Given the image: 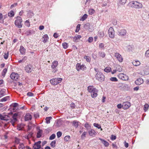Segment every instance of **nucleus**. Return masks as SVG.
Here are the masks:
<instances>
[{
    "instance_id": "1",
    "label": "nucleus",
    "mask_w": 149,
    "mask_h": 149,
    "mask_svg": "<svg viewBox=\"0 0 149 149\" xmlns=\"http://www.w3.org/2000/svg\"><path fill=\"white\" fill-rule=\"evenodd\" d=\"M88 91L91 93V96L93 98H94L97 96L98 90L96 89L93 86H88Z\"/></svg>"
},
{
    "instance_id": "2",
    "label": "nucleus",
    "mask_w": 149,
    "mask_h": 149,
    "mask_svg": "<svg viewBox=\"0 0 149 149\" xmlns=\"http://www.w3.org/2000/svg\"><path fill=\"white\" fill-rule=\"evenodd\" d=\"M130 6L136 9L141 8L143 7V5L141 3L138 1H133L129 3Z\"/></svg>"
},
{
    "instance_id": "3",
    "label": "nucleus",
    "mask_w": 149,
    "mask_h": 149,
    "mask_svg": "<svg viewBox=\"0 0 149 149\" xmlns=\"http://www.w3.org/2000/svg\"><path fill=\"white\" fill-rule=\"evenodd\" d=\"M22 18L18 16L16 17V19L15 21V24L18 28H21L22 27Z\"/></svg>"
},
{
    "instance_id": "4",
    "label": "nucleus",
    "mask_w": 149,
    "mask_h": 149,
    "mask_svg": "<svg viewBox=\"0 0 149 149\" xmlns=\"http://www.w3.org/2000/svg\"><path fill=\"white\" fill-rule=\"evenodd\" d=\"M95 77L97 80L100 82L103 81L104 80V76L101 72H98L95 75Z\"/></svg>"
},
{
    "instance_id": "5",
    "label": "nucleus",
    "mask_w": 149,
    "mask_h": 149,
    "mask_svg": "<svg viewBox=\"0 0 149 149\" xmlns=\"http://www.w3.org/2000/svg\"><path fill=\"white\" fill-rule=\"evenodd\" d=\"M62 80L61 78H54L50 81L51 84L53 85H56L60 83Z\"/></svg>"
},
{
    "instance_id": "6",
    "label": "nucleus",
    "mask_w": 149,
    "mask_h": 149,
    "mask_svg": "<svg viewBox=\"0 0 149 149\" xmlns=\"http://www.w3.org/2000/svg\"><path fill=\"white\" fill-rule=\"evenodd\" d=\"M109 37L111 38H113L115 37V31L112 27H110L108 30Z\"/></svg>"
},
{
    "instance_id": "7",
    "label": "nucleus",
    "mask_w": 149,
    "mask_h": 149,
    "mask_svg": "<svg viewBox=\"0 0 149 149\" xmlns=\"http://www.w3.org/2000/svg\"><path fill=\"white\" fill-rule=\"evenodd\" d=\"M118 77L119 79L124 81L127 80L129 79L128 76L127 75L123 73L119 74L118 75Z\"/></svg>"
},
{
    "instance_id": "8",
    "label": "nucleus",
    "mask_w": 149,
    "mask_h": 149,
    "mask_svg": "<svg viewBox=\"0 0 149 149\" xmlns=\"http://www.w3.org/2000/svg\"><path fill=\"white\" fill-rule=\"evenodd\" d=\"M114 56L119 62L121 63L123 61V57L118 52L115 53Z\"/></svg>"
},
{
    "instance_id": "9",
    "label": "nucleus",
    "mask_w": 149,
    "mask_h": 149,
    "mask_svg": "<svg viewBox=\"0 0 149 149\" xmlns=\"http://www.w3.org/2000/svg\"><path fill=\"white\" fill-rule=\"evenodd\" d=\"M77 70L78 71L80 70H84L86 69V68L84 65H81L79 63H78L76 65Z\"/></svg>"
},
{
    "instance_id": "10",
    "label": "nucleus",
    "mask_w": 149,
    "mask_h": 149,
    "mask_svg": "<svg viewBox=\"0 0 149 149\" xmlns=\"http://www.w3.org/2000/svg\"><path fill=\"white\" fill-rule=\"evenodd\" d=\"M58 62L56 61H54L52 63L51 68L52 69H54V70L53 71L54 72H55L57 71L56 68L58 66Z\"/></svg>"
},
{
    "instance_id": "11",
    "label": "nucleus",
    "mask_w": 149,
    "mask_h": 149,
    "mask_svg": "<svg viewBox=\"0 0 149 149\" xmlns=\"http://www.w3.org/2000/svg\"><path fill=\"white\" fill-rule=\"evenodd\" d=\"M19 77V75L17 73L14 72L12 73L10 75V78L14 80H17Z\"/></svg>"
},
{
    "instance_id": "12",
    "label": "nucleus",
    "mask_w": 149,
    "mask_h": 149,
    "mask_svg": "<svg viewBox=\"0 0 149 149\" xmlns=\"http://www.w3.org/2000/svg\"><path fill=\"white\" fill-rule=\"evenodd\" d=\"M17 114L16 113L14 114L12 116L13 119H11L10 122L13 126L14 125L15 123L17 120Z\"/></svg>"
},
{
    "instance_id": "13",
    "label": "nucleus",
    "mask_w": 149,
    "mask_h": 149,
    "mask_svg": "<svg viewBox=\"0 0 149 149\" xmlns=\"http://www.w3.org/2000/svg\"><path fill=\"white\" fill-rule=\"evenodd\" d=\"M118 33L119 36H123L126 35L127 31L125 29H123L118 31Z\"/></svg>"
},
{
    "instance_id": "14",
    "label": "nucleus",
    "mask_w": 149,
    "mask_h": 149,
    "mask_svg": "<svg viewBox=\"0 0 149 149\" xmlns=\"http://www.w3.org/2000/svg\"><path fill=\"white\" fill-rule=\"evenodd\" d=\"M130 106V103L129 102H126L123 103V108L124 109H127Z\"/></svg>"
},
{
    "instance_id": "15",
    "label": "nucleus",
    "mask_w": 149,
    "mask_h": 149,
    "mask_svg": "<svg viewBox=\"0 0 149 149\" xmlns=\"http://www.w3.org/2000/svg\"><path fill=\"white\" fill-rule=\"evenodd\" d=\"M25 70L27 73H30L32 71V66L30 64H29L26 66L25 67Z\"/></svg>"
},
{
    "instance_id": "16",
    "label": "nucleus",
    "mask_w": 149,
    "mask_h": 149,
    "mask_svg": "<svg viewBox=\"0 0 149 149\" xmlns=\"http://www.w3.org/2000/svg\"><path fill=\"white\" fill-rule=\"evenodd\" d=\"M41 141H39L36 142L33 146V148L34 149H39L41 148L40 144Z\"/></svg>"
},
{
    "instance_id": "17",
    "label": "nucleus",
    "mask_w": 149,
    "mask_h": 149,
    "mask_svg": "<svg viewBox=\"0 0 149 149\" xmlns=\"http://www.w3.org/2000/svg\"><path fill=\"white\" fill-rule=\"evenodd\" d=\"M89 135L91 136L94 137L97 134L96 132L93 129H91L88 131Z\"/></svg>"
},
{
    "instance_id": "18",
    "label": "nucleus",
    "mask_w": 149,
    "mask_h": 149,
    "mask_svg": "<svg viewBox=\"0 0 149 149\" xmlns=\"http://www.w3.org/2000/svg\"><path fill=\"white\" fill-rule=\"evenodd\" d=\"M9 119V118L8 115L0 114V119L1 120L7 121Z\"/></svg>"
},
{
    "instance_id": "19",
    "label": "nucleus",
    "mask_w": 149,
    "mask_h": 149,
    "mask_svg": "<svg viewBox=\"0 0 149 149\" xmlns=\"http://www.w3.org/2000/svg\"><path fill=\"white\" fill-rule=\"evenodd\" d=\"M143 83V80L141 78L137 79L135 81V83L137 85H139Z\"/></svg>"
},
{
    "instance_id": "20",
    "label": "nucleus",
    "mask_w": 149,
    "mask_h": 149,
    "mask_svg": "<svg viewBox=\"0 0 149 149\" xmlns=\"http://www.w3.org/2000/svg\"><path fill=\"white\" fill-rule=\"evenodd\" d=\"M81 38V35L75 36L73 37V40L75 42H78L80 41V39Z\"/></svg>"
},
{
    "instance_id": "21",
    "label": "nucleus",
    "mask_w": 149,
    "mask_h": 149,
    "mask_svg": "<svg viewBox=\"0 0 149 149\" xmlns=\"http://www.w3.org/2000/svg\"><path fill=\"white\" fill-rule=\"evenodd\" d=\"M48 39L49 37L47 34L44 35L42 37V41L44 43L47 42Z\"/></svg>"
},
{
    "instance_id": "22",
    "label": "nucleus",
    "mask_w": 149,
    "mask_h": 149,
    "mask_svg": "<svg viewBox=\"0 0 149 149\" xmlns=\"http://www.w3.org/2000/svg\"><path fill=\"white\" fill-rule=\"evenodd\" d=\"M6 90L5 89H0V98L6 95L5 92Z\"/></svg>"
},
{
    "instance_id": "23",
    "label": "nucleus",
    "mask_w": 149,
    "mask_h": 149,
    "mask_svg": "<svg viewBox=\"0 0 149 149\" xmlns=\"http://www.w3.org/2000/svg\"><path fill=\"white\" fill-rule=\"evenodd\" d=\"M32 118V116L29 113H27L25 116V121L31 120Z\"/></svg>"
},
{
    "instance_id": "24",
    "label": "nucleus",
    "mask_w": 149,
    "mask_h": 149,
    "mask_svg": "<svg viewBox=\"0 0 149 149\" xmlns=\"http://www.w3.org/2000/svg\"><path fill=\"white\" fill-rule=\"evenodd\" d=\"M99 139L100 140L102 143L106 147H108L109 145V143L106 141L100 138H99Z\"/></svg>"
},
{
    "instance_id": "25",
    "label": "nucleus",
    "mask_w": 149,
    "mask_h": 149,
    "mask_svg": "<svg viewBox=\"0 0 149 149\" xmlns=\"http://www.w3.org/2000/svg\"><path fill=\"white\" fill-rule=\"evenodd\" d=\"M132 63L133 65L136 66H139L140 64V62L137 60H134L132 62Z\"/></svg>"
},
{
    "instance_id": "26",
    "label": "nucleus",
    "mask_w": 149,
    "mask_h": 149,
    "mask_svg": "<svg viewBox=\"0 0 149 149\" xmlns=\"http://www.w3.org/2000/svg\"><path fill=\"white\" fill-rule=\"evenodd\" d=\"M10 100V97L9 96H7L3 98L0 100V102H6Z\"/></svg>"
},
{
    "instance_id": "27",
    "label": "nucleus",
    "mask_w": 149,
    "mask_h": 149,
    "mask_svg": "<svg viewBox=\"0 0 149 149\" xmlns=\"http://www.w3.org/2000/svg\"><path fill=\"white\" fill-rule=\"evenodd\" d=\"M26 50L25 48L22 46H21L20 47L19 51L21 54H24Z\"/></svg>"
},
{
    "instance_id": "28",
    "label": "nucleus",
    "mask_w": 149,
    "mask_h": 149,
    "mask_svg": "<svg viewBox=\"0 0 149 149\" xmlns=\"http://www.w3.org/2000/svg\"><path fill=\"white\" fill-rule=\"evenodd\" d=\"M115 67L116 68V70L119 72H120L122 70V68L119 65H115Z\"/></svg>"
},
{
    "instance_id": "29",
    "label": "nucleus",
    "mask_w": 149,
    "mask_h": 149,
    "mask_svg": "<svg viewBox=\"0 0 149 149\" xmlns=\"http://www.w3.org/2000/svg\"><path fill=\"white\" fill-rule=\"evenodd\" d=\"M79 122L76 120H74L72 121V124L73 125L76 127H78L79 125Z\"/></svg>"
},
{
    "instance_id": "30",
    "label": "nucleus",
    "mask_w": 149,
    "mask_h": 149,
    "mask_svg": "<svg viewBox=\"0 0 149 149\" xmlns=\"http://www.w3.org/2000/svg\"><path fill=\"white\" fill-rule=\"evenodd\" d=\"M3 16L2 14L0 12V23L3 24L4 23V19H3Z\"/></svg>"
},
{
    "instance_id": "31",
    "label": "nucleus",
    "mask_w": 149,
    "mask_h": 149,
    "mask_svg": "<svg viewBox=\"0 0 149 149\" xmlns=\"http://www.w3.org/2000/svg\"><path fill=\"white\" fill-rule=\"evenodd\" d=\"M111 68L108 67H107L106 68H105L104 70V71L107 72H111Z\"/></svg>"
},
{
    "instance_id": "32",
    "label": "nucleus",
    "mask_w": 149,
    "mask_h": 149,
    "mask_svg": "<svg viewBox=\"0 0 149 149\" xmlns=\"http://www.w3.org/2000/svg\"><path fill=\"white\" fill-rule=\"evenodd\" d=\"M88 17V15L86 14H84L81 18L80 19V20L84 21Z\"/></svg>"
},
{
    "instance_id": "33",
    "label": "nucleus",
    "mask_w": 149,
    "mask_h": 149,
    "mask_svg": "<svg viewBox=\"0 0 149 149\" xmlns=\"http://www.w3.org/2000/svg\"><path fill=\"white\" fill-rule=\"evenodd\" d=\"M42 132V130H39V131H38L37 135V137L38 138H40L41 136V134Z\"/></svg>"
},
{
    "instance_id": "34",
    "label": "nucleus",
    "mask_w": 149,
    "mask_h": 149,
    "mask_svg": "<svg viewBox=\"0 0 149 149\" xmlns=\"http://www.w3.org/2000/svg\"><path fill=\"white\" fill-rule=\"evenodd\" d=\"M99 55L100 56L102 57L103 58H104L105 56V53L102 52H100L99 53Z\"/></svg>"
},
{
    "instance_id": "35",
    "label": "nucleus",
    "mask_w": 149,
    "mask_h": 149,
    "mask_svg": "<svg viewBox=\"0 0 149 149\" xmlns=\"http://www.w3.org/2000/svg\"><path fill=\"white\" fill-rule=\"evenodd\" d=\"M8 15L10 17H13L14 15V12L13 10H11L8 13Z\"/></svg>"
},
{
    "instance_id": "36",
    "label": "nucleus",
    "mask_w": 149,
    "mask_h": 149,
    "mask_svg": "<svg viewBox=\"0 0 149 149\" xmlns=\"http://www.w3.org/2000/svg\"><path fill=\"white\" fill-rule=\"evenodd\" d=\"M25 25L27 27L30 26V24L29 20H26L24 22Z\"/></svg>"
},
{
    "instance_id": "37",
    "label": "nucleus",
    "mask_w": 149,
    "mask_h": 149,
    "mask_svg": "<svg viewBox=\"0 0 149 149\" xmlns=\"http://www.w3.org/2000/svg\"><path fill=\"white\" fill-rule=\"evenodd\" d=\"M52 119L51 117H48L46 118L45 119L46 122L47 124H49L50 123V120Z\"/></svg>"
},
{
    "instance_id": "38",
    "label": "nucleus",
    "mask_w": 149,
    "mask_h": 149,
    "mask_svg": "<svg viewBox=\"0 0 149 149\" xmlns=\"http://www.w3.org/2000/svg\"><path fill=\"white\" fill-rule=\"evenodd\" d=\"M144 110L145 112H146L149 108V105L146 104L144 105Z\"/></svg>"
},
{
    "instance_id": "39",
    "label": "nucleus",
    "mask_w": 149,
    "mask_h": 149,
    "mask_svg": "<svg viewBox=\"0 0 149 149\" xmlns=\"http://www.w3.org/2000/svg\"><path fill=\"white\" fill-rule=\"evenodd\" d=\"M88 13L90 15H92L95 12V10L92 9H89L88 10Z\"/></svg>"
},
{
    "instance_id": "40",
    "label": "nucleus",
    "mask_w": 149,
    "mask_h": 149,
    "mask_svg": "<svg viewBox=\"0 0 149 149\" xmlns=\"http://www.w3.org/2000/svg\"><path fill=\"white\" fill-rule=\"evenodd\" d=\"M93 126L99 129H101V130H102V129L101 128V126L99 124L97 123H94L93 124Z\"/></svg>"
},
{
    "instance_id": "41",
    "label": "nucleus",
    "mask_w": 149,
    "mask_h": 149,
    "mask_svg": "<svg viewBox=\"0 0 149 149\" xmlns=\"http://www.w3.org/2000/svg\"><path fill=\"white\" fill-rule=\"evenodd\" d=\"M26 57L25 56L22 58V59L19 60L18 61V62L19 63H21L22 62H24L26 60Z\"/></svg>"
},
{
    "instance_id": "42",
    "label": "nucleus",
    "mask_w": 149,
    "mask_h": 149,
    "mask_svg": "<svg viewBox=\"0 0 149 149\" xmlns=\"http://www.w3.org/2000/svg\"><path fill=\"white\" fill-rule=\"evenodd\" d=\"M81 25L79 24H78L77 26H76V28L75 30V32H78L79 30L80 29V27Z\"/></svg>"
},
{
    "instance_id": "43",
    "label": "nucleus",
    "mask_w": 149,
    "mask_h": 149,
    "mask_svg": "<svg viewBox=\"0 0 149 149\" xmlns=\"http://www.w3.org/2000/svg\"><path fill=\"white\" fill-rule=\"evenodd\" d=\"M70 106L72 109H73L75 108L76 105L74 103L72 102L70 104Z\"/></svg>"
},
{
    "instance_id": "44",
    "label": "nucleus",
    "mask_w": 149,
    "mask_h": 149,
    "mask_svg": "<svg viewBox=\"0 0 149 149\" xmlns=\"http://www.w3.org/2000/svg\"><path fill=\"white\" fill-rule=\"evenodd\" d=\"M34 15L33 13L31 11H29L27 14V15L29 16V17H31L32 16Z\"/></svg>"
},
{
    "instance_id": "45",
    "label": "nucleus",
    "mask_w": 149,
    "mask_h": 149,
    "mask_svg": "<svg viewBox=\"0 0 149 149\" xmlns=\"http://www.w3.org/2000/svg\"><path fill=\"white\" fill-rule=\"evenodd\" d=\"M70 138V136H67L65 137L64 140L65 141L67 142L69 141Z\"/></svg>"
},
{
    "instance_id": "46",
    "label": "nucleus",
    "mask_w": 149,
    "mask_h": 149,
    "mask_svg": "<svg viewBox=\"0 0 149 149\" xmlns=\"http://www.w3.org/2000/svg\"><path fill=\"white\" fill-rule=\"evenodd\" d=\"M7 71V69H6V68H5L3 70L2 74V75L3 77H4L5 76V74H6V73Z\"/></svg>"
},
{
    "instance_id": "47",
    "label": "nucleus",
    "mask_w": 149,
    "mask_h": 149,
    "mask_svg": "<svg viewBox=\"0 0 149 149\" xmlns=\"http://www.w3.org/2000/svg\"><path fill=\"white\" fill-rule=\"evenodd\" d=\"M110 80L112 81H117L118 79L116 77H111L110 78Z\"/></svg>"
},
{
    "instance_id": "48",
    "label": "nucleus",
    "mask_w": 149,
    "mask_h": 149,
    "mask_svg": "<svg viewBox=\"0 0 149 149\" xmlns=\"http://www.w3.org/2000/svg\"><path fill=\"white\" fill-rule=\"evenodd\" d=\"M62 45L63 47L65 49H66L68 48V44L66 42H64L62 44Z\"/></svg>"
},
{
    "instance_id": "49",
    "label": "nucleus",
    "mask_w": 149,
    "mask_h": 149,
    "mask_svg": "<svg viewBox=\"0 0 149 149\" xmlns=\"http://www.w3.org/2000/svg\"><path fill=\"white\" fill-rule=\"evenodd\" d=\"M145 56L146 58H149V49L147 50L146 52Z\"/></svg>"
},
{
    "instance_id": "50",
    "label": "nucleus",
    "mask_w": 149,
    "mask_h": 149,
    "mask_svg": "<svg viewBox=\"0 0 149 149\" xmlns=\"http://www.w3.org/2000/svg\"><path fill=\"white\" fill-rule=\"evenodd\" d=\"M84 58L85 59L86 61L88 62H89L91 61V58L88 56H85L84 57Z\"/></svg>"
},
{
    "instance_id": "51",
    "label": "nucleus",
    "mask_w": 149,
    "mask_h": 149,
    "mask_svg": "<svg viewBox=\"0 0 149 149\" xmlns=\"http://www.w3.org/2000/svg\"><path fill=\"white\" fill-rule=\"evenodd\" d=\"M24 146L23 144L21 143L19 144V149H24Z\"/></svg>"
},
{
    "instance_id": "52",
    "label": "nucleus",
    "mask_w": 149,
    "mask_h": 149,
    "mask_svg": "<svg viewBox=\"0 0 149 149\" xmlns=\"http://www.w3.org/2000/svg\"><path fill=\"white\" fill-rule=\"evenodd\" d=\"M123 88L126 91L130 89L129 87L127 84L124 85L123 87Z\"/></svg>"
},
{
    "instance_id": "53",
    "label": "nucleus",
    "mask_w": 149,
    "mask_h": 149,
    "mask_svg": "<svg viewBox=\"0 0 149 149\" xmlns=\"http://www.w3.org/2000/svg\"><path fill=\"white\" fill-rule=\"evenodd\" d=\"M56 143V141H52L50 143L51 146L53 148L55 146V144Z\"/></svg>"
},
{
    "instance_id": "54",
    "label": "nucleus",
    "mask_w": 149,
    "mask_h": 149,
    "mask_svg": "<svg viewBox=\"0 0 149 149\" xmlns=\"http://www.w3.org/2000/svg\"><path fill=\"white\" fill-rule=\"evenodd\" d=\"M85 127L88 130L91 127L90 125L88 124L87 123H86L85 124Z\"/></svg>"
},
{
    "instance_id": "55",
    "label": "nucleus",
    "mask_w": 149,
    "mask_h": 149,
    "mask_svg": "<svg viewBox=\"0 0 149 149\" xmlns=\"http://www.w3.org/2000/svg\"><path fill=\"white\" fill-rule=\"evenodd\" d=\"M8 52H7L6 53H5L4 54L3 56L5 59H7L8 57Z\"/></svg>"
},
{
    "instance_id": "56",
    "label": "nucleus",
    "mask_w": 149,
    "mask_h": 149,
    "mask_svg": "<svg viewBox=\"0 0 149 149\" xmlns=\"http://www.w3.org/2000/svg\"><path fill=\"white\" fill-rule=\"evenodd\" d=\"M56 136L55 134H52L49 137V139L50 140H52L55 138V137Z\"/></svg>"
},
{
    "instance_id": "57",
    "label": "nucleus",
    "mask_w": 149,
    "mask_h": 149,
    "mask_svg": "<svg viewBox=\"0 0 149 149\" xmlns=\"http://www.w3.org/2000/svg\"><path fill=\"white\" fill-rule=\"evenodd\" d=\"M127 0H119V2L122 4H125Z\"/></svg>"
},
{
    "instance_id": "58",
    "label": "nucleus",
    "mask_w": 149,
    "mask_h": 149,
    "mask_svg": "<svg viewBox=\"0 0 149 149\" xmlns=\"http://www.w3.org/2000/svg\"><path fill=\"white\" fill-rule=\"evenodd\" d=\"M116 136L113 135H112L111 136L110 139L111 140H114L116 139Z\"/></svg>"
},
{
    "instance_id": "59",
    "label": "nucleus",
    "mask_w": 149,
    "mask_h": 149,
    "mask_svg": "<svg viewBox=\"0 0 149 149\" xmlns=\"http://www.w3.org/2000/svg\"><path fill=\"white\" fill-rule=\"evenodd\" d=\"M86 132H84L81 135V138L82 139H84L86 137Z\"/></svg>"
},
{
    "instance_id": "60",
    "label": "nucleus",
    "mask_w": 149,
    "mask_h": 149,
    "mask_svg": "<svg viewBox=\"0 0 149 149\" xmlns=\"http://www.w3.org/2000/svg\"><path fill=\"white\" fill-rule=\"evenodd\" d=\"M18 104L16 103H14L13 104V110L14 111V109H15L16 107H17L18 106Z\"/></svg>"
},
{
    "instance_id": "61",
    "label": "nucleus",
    "mask_w": 149,
    "mask_h": 149,
    "mask_svg": "<svg viewBox=\"0 0 149 149\" xmlns=\"http://www.w3.org/2000/svg\"><path fill=\"white\" fill-rule=\"evenodd\" d=\"M117 107L118 109H120L122 107L123 108V104H118L117 105Z\"/></svg>"
},
{
    "instance_id": "62",
    "label": "nucleus",
    "mask_w": 149,
    "mask_h": 149,
    "mask_svg": "<svg viewBox=\"0 0 149 149\" xmlns=\"http://www.w3.org/2000/svg\"><path fill=\"white\" fill-rule=\"evenodd\" d=\"M62 135V133L60 132H58L57 133V135L58 138H59Z\"/></svg>"
},
{
    "instance_id": "63",
    "label": "nucleus",
    "mask_w": 149,
    "mask_h": 149,
    "mask_svg": "<svg viewBox=\"0 0 149 149\" xmlns=\"http://www.w3.org/2000/svg\"><path fill=\"white\" fill-rule=\"evenodd\" d=\"M27 95L29 96L32 97L33 96L34 94L31 92H29L27 93Z\"/></svg>"
},
{
    "instance_id": "64",
    "label": "nucleus",
    "mask_w": 149,
    "mask_h": 149,
    "mask_svg": "<svg viewBox=\"0 0 149 149\" xmlns=\"http://www.w3.org/2000/svg\"><path fill=\"white\" fill-rule=\"evenodd\" d=\"M93 40V38L92 37H90L88 40V41L89 43L92 42Z\"/></svg>"
}]
</instances>
